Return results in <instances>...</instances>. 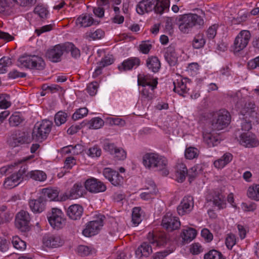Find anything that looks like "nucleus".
I'll use <instances>...</instances> for the list:
<instances>
[{
	"label": "nucleus",
	"mask_w": 259,
	"mask_h": 259,
	"mask_svg": "<svg viewBox=\"0 0 259 259\" xmlns=\"http://www.w3.org/2000/svg\"><path fill=\"white\" fill-rule=\"evenodd\" d=\"M176 23L179 30L183 33L188 34L195 28L200 29L204 24L203 17L196 14L188 13L179 15L176 19Z\"/></svg>",
	"instance_id": "f257e3e1"
},
{
	"label": "nucleus",
	"mask_w": 259,
	"mask_h": 259,
	"mask_svg": "<svg viewBox=\"0 0 259 259\" xmlns=\"http://www.w3.org/2000/svg\"><path fill=\"white\" fill-rule=\"evenodd\" d=\"M234 101L236 102V106L240 109V113L244 116V120L241 123L242 130L248 131L251 128V120L250 118L256 115L254 110V105L251 102L247 103L246 99L242 98L241 92H238L234 97Z\"/></svg>",
	"instance_id": "f03ea898"
},
{
	"label": "nucleus",
	"mask_w": 259,
	"mask_h": 259,
	"mask_svg": "<svg viewBox=\"0 0 259 259\" xmlns=\"http://www.w3.org/2000/svg\"><path fill=\"white\" fill-rule=\"evenodd\" d=\"M64 52H70L72 57L77 58L80 57V50L75 45L70 42L59 44L48 50L47 57L52 62L57 63L61 61V57Z\"/></svg>",
	"instance_id": "7ed1b4c3"
},
{
	"label": "nucleus",
	"mask_w": 259,
	"mask_h": 259,
	"mask_svg": "<svg viewBox=\"0 0 259 259\" xmlns=\"http://www.w3.org/2000/svg\"><path fill=\"white\" fill-rule=\"evenodd\" d=\"M169 0H142L138 4L136 11L140 15L153 11L156 14L162 15L167 12Z\"/></svg>",
	"instance_id": "20e7f679"
},
{
	"label": "nucleus",
	"mask_w": 259,
	"mask_h": 259,
	"mask_svg": "<svg viewBox=\"0 0 259 259\" xmlns=\"http://www.w3.org/2000/svg\"><path fill=\"white\" fill-rule=\"evenodd\" d=\"M169 0H142L138 4L136 11L140 15L153 11L156 14L162 15L167 12Z\"/></svg>",
	"instance_id": "39448f33"
},
{
	"label": "nucleus",
	"mask_w": 259,
	"mask_h": 259,
	"mask_svg": "<svg viewBox=\"0 0 259 259\" xmlns=\"http://www.w3.org/2000/svg\"><path fill=\"white\" fill-rule=\"evenodd\" d=\"M143 163L147 168L161 171L163 176H167L169 173L167 159L156 153L145 154L143 157Z\"/></svg>",
	"instance_id": "423d86ee"
},
{
	"label": "nucleus",
	"mask_w": 259,
	"mask_h": 259,
	"mask_svg": "<svg viewBox=\"0 0 259 259\" xmlns=\"http://www.w3.org/2000/svg\"><path fill=\"white\" fill-rule=\"evenodd\" d=\"M17 66L21 68L41 70L45 68V63L43 59L34 55H24L17 61Z\"/></svg>",
	"instance_id": "0eeeda50"
},
{
	"label": "nucleus",
	"mask_w": 259,
	"mask_h": 259,
	"mask_svg": "<svg viewBox=\"0 0 259 259\" xmlns=\"http://www.w3.org/2000/svg\"><path fill=\"white\" fill-rule=\"evenodd\" d=\"M52 122L49 120H42L35 123L32 133V137L37 142H42L47 139L50 134Z\"/></svg>",
	"instance_id": "6e6552de"
},
{
	"label": "nucleus",
	"mask_w": 259,
	"mask_h": 259,
	"mask_svg": "<svg viewBox=\"0 0 259 259\" xmlns=\"http://www.w3.org/2000/svg\"><path fill=\"white\" fill-rule=\"evenodd\" d=\"M47 218L50 225L55 229H61L65 225L66 220L60 209L52 208L51 211L48 212Z\"/></svg>",
	"instance_id": "1a4fd4ad"
},
{
	"label": "nucleus",
	"mask_w": 259,
	"mask_h": 259,
	"mask_svg": "<svg viewBox=\"0 0 259 259\" xmlns=\"http://www.w3.org/2000/svg\"><path fill=\"white\" fill-rule=\"evenodd\" d=\"M231 120L230 113L225 110H219L212 120V128L213 130H221L229 124Z\"/></svg>",
	"instance_id": "9d476101"
},
{
	"label": "nucleus",
	"mask_w": 259,
	"mask_h": 259,
	"mask_svg": "<svg viewBox=\"0 0 259 259\" xmlns=\"http://www.w3.org/2000/svg\"><path fill=\"white\" fill-rule=\"evenodd\" d=\"M149 243L154 246L164 247L169 242L168 235L164 232H149L147 236Z\"/></svg>",
	"instance_id": "9b49d317"
},
{
	"label": "nucleus",
	"mask_w": 259,
	"mask_h": 259,
	"mask_svg": "<svg viewBox=\"0 0 259 259\" xmlns=\"http://www.w3.org/2000/svg\"><path fill=\"white\" fill-rule=\"evenodd\" d=\"M196 171V168L193 167L188 171L185 164L178 163L176 166V180L179 183H182L187 176L189 177V179H194L197 174Z\"/></svg>",
	"instance_id": "f8f14e48"
},
{
	"label": "nucleus",
	"mask_w": 259,
	"mask_h": 259,
	"mask_svg": "<svg viewBox=\"0 0 259 259\" xmlns=\"http://www.w3.org/2000/svg\"><path fill=\"white\" fill-rule=\"evenodd\" d=\"M27 169L26 165H22L17 172H15L7 178L4 182V187L7 189H12L17 186L24 178Z\"/></svg>",
	"instance_id": "ddd939ff"
},
{
	"label": "nucleus",
	"mask_w": 259,
	"mask_h": 259,
	"mask_svg": "<svg viewBox=\"0 0 259 259\" xmlns=\"http://www.w3.org/2000/svg\"><path fill=\"white\" fill-rule=\"evenodd\" d=\"M104 218V215H100L96 220L88 223L85 228L82 231L83 235L86 237H90L97 234L103 226Z\"/></svg>",
	"instance_id": "4468645a"
},
{
	"label": "nucleus",
	"mask_w": 259,
	"mask_h": 259,
	"mask_svg": "<svg viewBox=\"0 0 259 259\" xmlns=\"http://www.w3.org/2000/svg\"><path fill=\"white\" fill-rule=\"evenodd\" d=\"M251 34L248 30H242L236 37L234 42L233 49L235 52L243 50L248 44Z\"/></svg>",
	"instance_id": "2eb2a0df"
},
{
	"label": "nucleus",
	"mask_w": 259,
	"mask_h": 259,
	"mask_svg": "<svg viewBox=\"0 0 259 259\" xmlns=\"http://www.w3.org/2000/svg\"><path fill=\"white\" fill-rule=\"evenodd\" d=\"M30 220L29 213L24 210H21L16 216L15 226L21 231L25 232L28 230Z\"/></svg>",
	"instance_id": "dca6fc26"
},
{
	"label": "nucleus",
	"mask_w": 259,
	"mask_h": 259,
	"mask_svg": "<svg viewBox=\"0 0 259 259\" xmlns=\"http://www.w3.org/2000/svg\"><path fill=\"white\" fill-rule=\"evenodd\" d=\"M161 224L163 227L168 231L178 229L181 225L179 218L173 216L170 212H167L164 216Z\"/></svg>",
	"instance_id": "f3484780"
},
{
	"label": "nucleus",
	"mask_w": 259,
	"mask_h": 259,
	"mask_svg": "<svg viewBox=\"0 0 259 259\" xmlns=\"http://www.w3.org/2000/svg\"><path fill=\"white\" fill-rule=\"evenodd\" d=\"M207 202H212L213 205L219 209H224L226 207L225 197L221 192L212 191L209 193L206 197Z\"/></svg>",
	"instance_id": "a211bd4d"
},
{
	"label": "nucleus",
	"mask_w": 259,
	"mask_h": 259,
	"mask_svg": "<svg viewBox=\"0 0 259 259\" xmlns=\"http://www.w3.org/2000/svg\"><path fill=\"white\" fill-rule=\"evenodd\" d=\"M85 189L91 193H100L104 192L106 190L105 184L95 178L87 180L84 183Z\"/></svg>",
	"instance_id": "6ab92c4d"
},
{
	"label": "nucleus",
	"mask_w": 259,
	"mask_h": 259,
	"mask_svg": "<svg viewBox=\"0 0 259 259\" xmlns=\"http://www.w3.org/2000/svg\"><path fill=\"white\" fill-rule=\"evenodd\" d=\"M103 174L115 186L121 185L123 183V177L117 171L110 168H105Z\"/></svg>",
	"instance_id": "aec40b11"
},
{
	"label": "nucleus",
	"mask_w": 259,
	"mask_h": 259,
	"mask_svg": "<svg viewBox=\"0 0 259 259\" xmlns=\"http://www.w3.org/2000/svg\"><path fill=\"white\" fill-rule=\"evenodd\" d=\"M42 243L46 247L56 248L62 246L64 240L59 235L46 234L43 237Z\"/></svg>",
	"instance_id": "412c9836"
},
{
	"label": "nucleus",
	"mask_w": 259,
	"mask_h": 259,
	"mask_svg": "<svg viewBox=\"0 0 259 259\" xmlns=\"http://www.w3.org/2000/svg\"><path fill=\"white\" fill-rule=\"evenodd\" d=\"M194 206L193 198L191 196H185L183 198L181 203L177 207L179 215H183L189 213Z\"/></svg>",
	"instance_id": "4be33fe9"
},
{
	"label": "nucleus",
	"mask_w": 259,
	"mask_h": 259,
	"mask_svg": "<svg viewBox=\"0 0 259 259\" xmlns=\"http://www.w3.org/2000/svg\"><path fill=\"white\" fill-rule=\"evenodd\" d=\"M85 193V190L82 185L80 183H76L65 193V196L67 199H75L82 197Z\"/></svg>",
	"instance_id": "5701e85b"
},
{
	"label": "nucleus",
	"mask_w": 259,
	"mask_h": 259,
	"mask_svg": "<svg viewBox=\"0 0 259 259\" xmlns=\"http://www.w3.org/2000/svg\"><path fill=\"white\" fill-rule=\"evenodd\" d=\"M157 83V79H153L152 87H143L141 92V100L143 102L151 101L154 99V90L156 88Z\"/></svg>",
	"instance_id": "b1692460"
},
{
	"label": "nucleus",
	"mask_w": 259,
	"mask_h": 259,
	"mask_svg": "<svg viewBox=\"0 0 259 259\" xmlns=\"http://www.w3.org/2000/svg\"><path fill=\"white\" fill-rule=\"evenodd\" d=\"M145 191L140 194L141 199L148 200L154 197L156 194L157 190L153 181H149L145 185Z\"/></svg>",
	"instance_id": "393cba45"
},
{
	"label": "nucleus",
	"mask_w": 259,
	"mask_h": 259,
	"mask_svg": "<svg viewBox=\"0 0 259 259\" xmlns=\"http://www.w3.org/2000/svg\"><path fill=\"white\" fill-rule=\"evenodd\" d=\"M240 143L246 147H253L258 145V142L254 135L243 133L240 135Z\"/></svg>",
	"instance_id": "a878e982"
},
{
	"label": "nucleus",
	"mask_w": 259,
	"mask_h": 259,
	"mask_svg": "<svg viewBox=\"0 0 259 259\" xmlns=\"http://www.w3.org/2000/svg\"><path fill=\"white\" fill-rule=\"evenodd\" d=\"M140 64L139 58L132 57L124 60L120 65L118 66V68L120 71H127L138 67Z\"/></svg>",
	"instance_id": "bb28decb"
},
{
	"label": "nucleus",
	"mask_w": 259,
	"mask_h": 259,
	"mask_svg": "<svg viewBox=\"0 0 259 259\" xmlns=\"http://www.w3.org/2000/svg\"><path fill=\"white\" fill-rule=\"evenodd\" d=\"M29 205L31 210L36 213H40L45 208V201L44 198L39 197L37 199L31 200Z\"/></svg>",
	"instance_id": "cd10ccee"
},
{
	"label": "nucleus",
	"mask_w": 259,
	"mask_h": 259,
	"mask_svg": "<svg viewBox=\"0 0 259 259\" xmlns=\"http://www.w3.org/2000/svg\"><path fill=\"white\" fill-rule=\"evenodd\" d=\"M83 208L79 204H73L67 209V215L72 220H76L80 218L83 213Z\"/></svg>",
	"instance_id": "c85d7f7f"
},
{
	"label": "nucleus",
	"mask_w": 259,
	"mask_h": 259,
	"mask_svg": "<svg viewBox=\"0 0 259 259\" xmlns=\"http://www.w3.org/2000/svg\"><path fill=\"white\" fill-rule=\"evenodd\" d=\"M164 58L170 66H175L176 65L178 57L174 46H169L165 49Z\"/></svg>",
	"instance_id": "c756f323"
},
{
	"label": "nucleus",
	"mask_w": 259,
	"mask_h": 259,
	"mask_svg": "<svg viewBox=\"0 0 259 259\" xmlns=\"http://www.w3.org/2000/svg\"><path fill=\"white\" fill-rule=\"evenodd\" d=\"M77 25H79L80 27H89L93 24H98L99 22L94 20L93 17L88 14L80 16L76 20V22Z\"/></svg>",
	"instance_id": "7c9ffc66"
},
{
	"label": "nucleus",
	"mask_w": 259,
	"mask_h": 259,
	"mask_svg": "<svg viewBox=\"0 0 259 259\" xmlns=\"http://www.w3.org/2000/svg\"><path fill=\"white\" fill-rule=\"evenodd\" d=\"M152 252V247L147 242H143L136 250L135 253L137 257H148Z\"/></svg>",
	"instance_id": "2f4dec72"
},
{
	"label": "nucleus",
	"mask_w": 259,
	"mask_h": 259,
	"mask_svg": "<svg viewBox=\"0 0 259 259\" xmlns=\"http://www.w3.org/2000/svg\"><path fill=\"white\" fill-rule=\"evenodd\" d=\"M187 78L181 79L180 80L177 79L174 81L173 83L174 85V91L181 96H184L189 91V88L186 84Z\"/></svg>",
	"instance_id": "473e14b6"
},
{
	"label": "nucleus",
	"mask_w": 259,
	"mask_h": 259,
	"mask_svg": "<svg viewBox=\"0 0 259 259\" xmlns=\"http://www.w3.org/2000/svg\"><path fill=\"white\" fill-rule=\"evenodd\" d=\"M233 159V155L230 153H225L221 158L215 160L213 165L215 167L221 169L229 163Z\"/></svg>",
	"instance_id": "72a5a7b5"
},
{
	"label": "nucleus",
	"mask_w": 259,
	"mask_h": 259,
	"mask_svg": "<svg viewBox=\"0 0 259 259\" xmlns=\"http://www.w3.org/2000/svg\"><path fill=\"white\" fill-rule=\"evenodd\" d=\"M197 235L196 230L192 228L184 229L181 234V237L184 242L188 243L193 240Z\"/></svg>",
	"instance_id": "f704fd0d"
},
{
	"label": "nucleus",
	"mask_w": 259,
	"mask_h": 259,
	"mask_svg": "<svg viewBox=\"0 0 259 259\" xmlns=\"http://www.w3.org/2000/svg\"><path fill=\"white\" fill-rule=\"evenodd\" d=\"M219 139V135L211 133H206L203 134L204 141L209 147L217 145L220 143Z\"/></svg>",
	"instance_id": "c9c22d12"
},
{
	"label": "nucleus",
	"mask_w": 259,
	"mask_h": 259,
	"mask_svg": "<svg viewBox=\"0 0 259 259\" xmlns=\"http://www.w3.org/2000/svg\"><path fill=\"white\" fill-rule=\"evenodd\" d=\"M146 65L149 70L154 73L157 72L161 66L160 61L156 57L148 58L146 61Z\"/></svg>",
	"instance_id": "e433bc0d"
},
{
	"label": "nucleus",
	"mask_w": 259,
	"mask_h": 259,
	"mask_svg": "<svg viewBox=\"0 0 259 259\" xmlns=\"http://www.w3.org/2000/svg\"><path fill=\"white\" fill-rule=\"evenodd\" d=\"M31 178L35 181L43 182L47 179V175L45 172L41 170H32L27 174L24 175V177Z\"/></svg>",
	"instance_id": "4c0bfd02"
},
{
	"label": "nucleus",
	"mask_w": 259,
	"mask_h": 259,
	"mask_svg": "<svg viewBox=\"0 0 259 259\" xmlns=\"http://www.w3.org/2000/svg\"><path fill=\"white\" fill-rule=\"evenodd\" d=\"M42 193L45 197H47L50 201H54L58 199L59 191L56 189L46 188L42 190Z\"/></svg>",
	"instance_id": "58836bf2"
},
{
	"label": "nucleus",
	"mask_w": 259,
	"mask_h": 259,
	"mask_svg": "<svg viewBox=\"0 0 259 259\" xmlns=\"http://www.w3.org/2000/svg\"><path fill=\"white\" fill-rule=\"evenodd\" d=\"M142 209L140 207H134L133 209L132 222L135 226H138L142 221Z\"/></svg>",
	"instance_id": "ea45409f"
},
{
	"label": "nucleus",
	"mask_w": 259,
	"mask_h": 259,
	"mask_svg": "<svg viewBox=\"0 0 259 259\" xmlns=\"http://www.w3.org/2000/svg\"><path fill=\"white\" fill-rule=\"evenodd\" d=\"M247 194L249 198L255 200H259V185L250 186L248 189Z\"/></svg>",
	"instance_id": "a19ab883"
},
{
	"label": "nucleus",
	"mask_w": 259,
	"mask_h": 259,
	"mask_svg": "<svg viewBox=\"0 0 259 259\" xmlns=\"http://www.w3.org/2000/svg\"><path fill=\"white\" fill-rule=\"evenodd\" d=\"M24 120V118L20 112H15L9 118V123L12 126L19 125Z\"/></svg>",
	"instance_id": "79ce46f5"
},
{
	"label": "nucleus",
	"mask_w": 259,
	"mask_h": 259,
	"mask_svg": "<svg viewBox=\"0 0 259 259\" xmlns=\"http://www.w3.org/2000/svg\"><path fill=\"white\" fill-rule=\"evenodd\" d=\"M12 64V60L8 57H4L0 59V74L7 71V68Z\"/></svg>",
	"instance_id": "37998d69"
},
{
	"label": "nucleus",
	"mask_w": 259,
	"mask_h": 259,
	"mask_svg": "<svg viewBox=\"0 0 259 259\" xmlns=\"http://www.w3.org/2000/svg\"><path fill=\"white\" fill-rule=\"evenodd\" d=\"M105 33L102 29H98L95 31H90L86 33L87 38H91L93 40L99 39L103 38Z\"/></svg>",
	"instance_id": "c03bdc74"
},
{
	"label": "nucleus",
	"mask_w": 259,
	"mask_h": 259,
	"mask_svg": "<svg viewBox=\"0 0 259 259\" xmlns=\"http://www.w3.org/2000/svg\"><path fill=\"white\" fill-rule=\"evenodd\" d=\"M138 83L143 87H152L153 81H151L150 76L148 75H138Z\"/></svg>",
	"instance_id": "a18cd8bd"
},
{
	"label": "nucleus",
	"mask_w": 259,
	"mask_h": 259,
	"mask_svg": "<svg viewBox=\"0 0 259 259\" xmlns=\"http://www.w3.org/2000/svg\"><path fill=\"white\" fill-rule=\"evenodd\" d=\"M9 142L11 146L16 147L26 142V138L23 136L18 137L16 135H13Z\"/></svg>",
	"instance_id": "49530a36"
},
{
	"label": "nucleus",
	"mask_w": 259,
	"mask_h": 259,
	"mask_svg": "<svg viewBox=\"0 0 259 259\" xmlns=\"http://www.w3.org/2000/svg\"><path fill=\"white\" fill-rule=\"evenodd\" d=\"M205 44V40L202 34H197L193 41V46L195 49H200L204 46Z\"/></svg>",
	"instance_id": "de8ad7c7"
},
{
	"label": "nucleus",
	"mask_w": 259,
	"mask_h": 259,
	"mask_svg": "<svg viewBox=\"0 0 259 259\" xmlns=\"http://www.w3.org/2000/svg\"><path fill=\"white\" fill-rule=\"evenodd\" d=\"M12 243L16 249L23 250L26 248V243L18 236L13 237Z\"/></svg>",
	"instance_id": "09e8293b"
},
{
	"label": "nucleus",
	"mask_w": 259,
	"mask_h": 259,
	"mask_svg": "<svg viewBox=\"0 0 259 259\" xmlns=\"http://www.w3.org/2000/svg\"><path fill=\"white\" fill-rule=\"evenodd\" d=\"M67 117V114L65 112L59 111L55 116V122L56 124L59 126L64 123Z\"/></svg>",
	"instance_id": "8fccbe9b"
},
{
	"label": "nucleus",
	"mask_w": 259,
	"mask_h": 259,
	"mask_svg": "<svg viewBox=\"0 0 259 259\" xmlns=\"http://www.w3.org/2000/svg\"><path fill=\"white\" fill-rule=\"evenodd\" d=\"M204 259H224V258L220 252L213 249L205 254Z\"/></svg>",
	"instance_id": "3c124183"
},
{
	"label": "nucleus",
	"mask_w": 259,
	"mask_h": 259,
	"mask_svg": "<svg viewBox=\"0 0 259 259\" xmlns=\"http://www.w3.org/2000/svg\"><path fill=\"white\" fill-rule=\"evenodd\" d=\"M34 12L35 14L38 15L42 19L47 18L49 13L47 9L42 6H36L34 10Z\"/></svg>",
	"instance_id": "603ef678"
},
{
	"label": "nucleus",
	"mask_w": 259,
	"mask_h": 259,
	"mask_svg": "<svg viewBox=\"0 0 259 259\" xmlns=\"http://www.w3.org/2000/svg\"><path fill=\"white\" fill-rule=\"evenodd\" d=\"M198 155V151L194 147H189L185 150V156L187 159H192Z\"/></svg>",
	"instance_id": "864d4df0"
},
{
	"label": "nucleus",
	"mask_w": 259,
	"mask_h": 259,
	"mask_svg": "<svg viewBox=\"0 0 259 259\" xmlns=\"http://www.w3.org/2000/svg\"><path fill=\"white\" fill-rule=\"evenodd\" d=\"M88 109L87 108H81L77 109L73 114L72 118L74 120L83 118L87 115Z\"/></svg>",
	"instance_id": "5fc2aeb1"
},
{
	"label": "nucleus",
	"mask_w": 259,
	"mask_h": 259,
	"mask_svg": "<svg viewBox=\"0 0 259 259\" xmlns=\"http://www.w3.org/2000/svg\"><path fill=\"white\" fill-rule=\"evenodd\" d=\"M104 125V121L100 118L97 117L92 119L90 121V128L98 129Z\"/></svg>",
	"instance_id": "6e6d98bb"
},
{
	"label": "nucleus",
	"mask_w": 259,
	"mask_h": 259,
	"mask_svg": "<svg viewBox=\"0 0 259 259\" xmlns=\"http://www.w3.org/2000/svg\"><path fill=\"white\" fill-rule=\"evenodd\" d=\"M1 98L2 99L0 101L1 109H7L11 106V103L10 101V95L7 94L3 95Z\"/></svg>",
	"instance_id": "4d7b16f0"
},
{
	"label": "nucleus",
	"mask_w": 259,
	"mask_h": 259,
	"mask_svg": "<svg viewBox=\"0 0 259 259\" xmlns=\"http://www.w3.org/2000/svg\"><path fill=\"white\" fill-rule=\"evenodd\" d=\"M226 245L229 249H231L236 244L235 236L233 234H229L226 238Z\"/></svg>",
	"instance_id": "13d9d810"
},
{
	"label": "nucleus",
	"mask_w": 259,
	"mask_h": 259,
	"mask_svg": "<svg viewBox=\"0 0 259 259\" xmlns=\"http://www.w3.org/2000/svg\"><path fill=\"white\" fill-rule=\"evenodd\" d=\"M87 154L92 157H99L101 154V150L98 146L90 148Z\"/></svg>",
	"instance_id": "bf43d9fd"
},
{
	"label": "nucleus",
	"mask_w": 259,
	"mask_h": 259,
	"mask_svg": "<svg viewBox=\"0 0 259 259\" xmlns=\"http://www.w3.org/2000/svg\"><path fill=\"white\" fill-rule=\"evenodd\" d=\"M98 85V83L96 81L91 82L87 87L88 93L92 96L95 95L97 92Z\"/></svg>",
	"instance_id": "052dcab7"
},
{
	"label": "nucleus",
	"mask_w": 259,
	"mask_h": 259,
	"mask_svg": "<svg viewBox=\"0 0 259 259\" xmlns=\"http://www.w3.org/2000/svg\"><path fill=\"white\" fill-rule=\"evenodd\" d=\"M113 155L118 160H124L126 157V153L122 148L117 147Z\"/></svg>",
	"instance_id": "680f3d73"
},
{
	"label": "nucleus",
	"mask_w": 259,
	"mask_h": 259,
	"mask_svg": "<svg viewBox=\"0 0 259 259\" xmlns=\"http://www.w3.org/2000/svg\"><path fill=\"white\" fill-rule=\"evenodd\" d=\"M8 75L9 78L15 79L19 77H25L26 76V73L24 72H20L16 69H14L10 71L8 73Z\"/></svg>",
	"instance_id": "e2e57ef3"
},
{
	"label": "nucleus",
	"mask_w": 259,
	"mask_h": 259,
	"mask_svg": "<svg viewBox=\"0 0 259 259\" xmlns=\"http://www.w3.org/2000/svg\"><path fill=\"white\" fill-rule=\"evenodd\" d=\"M103 148L105 151L108 152L110 154L113 155L114 151L116 150V149L117 148V147H116L113 143L105 142L104 143Z\"/></svg>",
	"instance_id": "0e129e2a"
},
{
	"label": "nucleus",
	"mask_w": 259,
	"mask_h": 259,
	"mask_svg": "<svg viewBox=\"0 0 259 259\" xmlns=\"http://www.w3.org/2000/svg\"><path fill=\"white\" fill-rule=\"evenodd\" d=\"M218 26L216 25H213L209 27L206 31V36L209 39L214 38L217 34V29Z\"/></svg>",
	"instance_id": "69168bd1"
},
{
	"label": "nucleus",
	"mask_w": 259,
	"mask_h": 259,
	"mask_svg": "<svg viewBox=\"0 0 259 259\" xmlns=\"http://www.w3.org/2000/svg\"><path fill=\"white\" fill-rule=\"evenodd\" d=\"M113 58L112 56H107L102 58L100 62V67H105V66L111 65L113 63Z\"/></svg>",
	"instance_id": "338daca9"
},
{
	"label": "nucleus",
	"mask_w": 259,
	"mask_h": 259,
	"mask_svg": "<svg viewBox=\"0 0 259 259\" xmlns=\"http://www.w3.org/2000/svg\"><path fill=\"white\" fill-rule=\"evenodd\" d=\"M190 249V252L193 254H198L203 251L202 247L199 243L192 244Z\"/></svg>",
	"instance_id": "774afa93"
}]
</instances>
